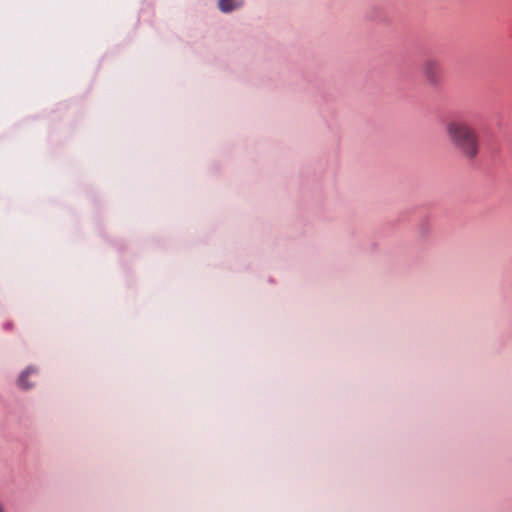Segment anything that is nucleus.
Returning a JSON list of instances; mask_svg holds the SVG:
<instances>
[{
  "label": "nucleus",
  "instance_id": "f257e3e1",
  "mask_svg": "<svg viewBox=\"0 0 512 512\" xmlns=\"http://www.w3.org/2000/svg\"><path fill=\"white\" fill-rule=\"evenodd\" d=\"M446 135L459 154L473 160L479 153L480 143L477 131L468 123L460 120H452L446 124Z\"/></svg>",
  "mask_w": 512,
  "mask_h": 512
},
{
  "label": "nucleus",
  "instance_id": "f03ea898",
  "mask_svg": "<svg viewBox=\"0 0 512 512\" xmlns=\"http://www.w3.org/2000/svg\"><path fill=\"white\" fill-rule=\"evenodd\" d=\"M422 73L430 84L436 85L441 78V67L439 62L431 58L426 59L422 63Z\"/></svg>",
  "mask_w": 512,
  "mask_h": 512
},
{
  "label": "nucleus",
  "instance_id": "7ed1b4c3",
  "mask_svg": "<svg viewBox=\"0 0 512 512\" xmlns=\"http://www.w3.org/2000/svg\"><path fill=\"white\" fill-rule=\"evenodd\" d=\"M36 372V369L33 367H28L24 370L18 378V386L25 390L33 387V383H29L27 378L32 374H36Z\"/></svg>",
  "mask_w": 512,
  "mask_h": 512
},
{
  "label": "nucleus",
  "instance_id": "20e7f679",
  "mask_svg": "<svg viewBox=\"0 0 512 512\" xmlns=\"http://www.w3.org/2000/svg\"><path fill=\"white\" fill-rule=\"evenodd\" d=\"M241 6V3L235 2L234 0H219L218 7L224 13H229L238 7Z\"/></svg>",
  "mask_w": 512,
  "mask_h": 512
},
{
  "label": "nucleus",
  "instance_id": "39448f33",
  "mask_svg": "<svg viewBox=\"0 0 512 512\" xmlns=\"http://www.w3.org/2000/svg\"><path fill=\"white\" fill-rule=\"evenodd\" d=\"M0 512H6L4 504L0 502Z\"/></svg>",
  "mask_w": 512,
  "mask_h": 512
}]
</instances>
